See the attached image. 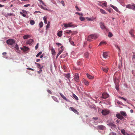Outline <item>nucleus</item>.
Here are the masks:
<instances>
[{"mask_svg": "<svg viewBox=\"0 0 135 135\" xmlns=\"http://www.w3.org/2000/svg\"><path fill=\"white\" fill-rule=\"evenodd\" d=\"M42 71V70L41 69H40V70L39 71H38L37 72L38 73L40 74L41 73Z\"/></svg>", "mask_w": 135, "mask_h": 135, "instance_id": "obj_60", "label": "nucleus"}, {"mask_svg": "<svg viewBox=\"0 0 135 135\" xmlns=\"http://www.w3.org/2000/svg\"><path fill=\"white\" fill-rule=\"evenodd\" d=\"M88 20L89 21H93L94 20V18H88Z\"/></svg>", "mask_w": 135, "mask_h": 135, "instance_id": "obj_41", "label": "nucleus"}, {"mask_svg": "<svg viewBox=\"0 0 135 135\" xmlns=\"http://www.w3.org/2000/svg\"><path fill=\"white\" fill-rule=\"evenodd\" d=\"M7 54V53L6 52H4L2 53V54L4 56H5Z\"/></svg>", "mask_w": 135, "mask_h": 135, "instance_id": "obj_64", "label": "nucleus"}, {"mask_svg": "<svg viewBox=\"0 0 135 135\" xmlns=\"http://www.w3.org/2000/svg\"><path fill=\"white\" fill-rule=\"evenodd\" d=\"M100 25L101 28L102 29H103L105 28V26L103 23L101 22L100 23Z\"/></svg>", "mask_w": 135, "mask_h": 135, "instance_id": "obj_16", "label": "nucleus"}, {"mask_svg": "<svg viewBox=\"0 0 135 135\" xmlns=\"http://www.w3.org/2000/svg\"><path fill=\"white\" fill-rule=\"evenodd\" d=\"M115 47L116 48L118 49L119 51L120 50V48H119V46H118V45H116V44H115Z\"/></svg>", "mask_w": 135, "mask_h": 135, "instance_id": "obj_51", "label": "nucleus"}, {"mask_svg": "<svg viewBox=\"0 0 135 135\" xmlns=\"http://www.w3.org/2000/svg\"><path fill=\"white\" fill-rule=\"evenodd\" d=\"M79 19L81 21H83L85 20V18L83 17L80 16L79 17Z\"/></svg>", "mask_w": 135, "mask_h": 135, "instance_id": "obj_33", "label": "nucleus"}, {"mask_svg": "<svg viewBox=\"0 0 135 135\" xmlns=\"http://www.w3.org/2000/svg\"><path fill=\"white\" fill-rule=\"evenodd\" d=\"M100 11L103 14H106L105 11L102 8H100Z\"/></svg>", "mask_w": 135, "mask_h": 135, "instance_id": "obj_21", "label": "nucleus"}, {"mask_svg": "<svg viewBox=\"0 0 135 135\" xmlns=\"http://www.w3.org/2000/svg\"><path fill=\"white\" fill-rule=\"evenodd\" d=\"M109 97V95L106 93H104L102 94V98L104 99H105L108 98Z\"/></svg>", "mask_w": 135, "mask_h": 135, "instance_id": "obj_7", "label": "nucleus"}, {"mask_svg": "<svg viewBox=\"0 0 135 135\" xmlns=\"http://www.w3.org/2000/svg\"><path fill=\"white\" fill-rule=\"evenodd\" d=\"M86 75L88 78L90 79H93L94 78V76H91L88 74H86Z\"/></svg>", "mask_w": 135, "mask_h": 135, "instance_id": "obj_19", "label": "nucleus"}, {"mask_svg": "<svg viewBox=\"0 0 135 135\" xmlns=\"http://www.w3.org/2000/svg\"><path fill=\"white\" fill-rule=\"evenodd\" d=\"M133 30H131L129 32V33L132 36H133Z\"/></svg>", "mask_w": 135, "mask_h": 135, "instance_id": "obj_30", "label": "nucleus"}, {"mask_svg": "<svg viewBox=\"0 0 135 135\" xmlns=\"http://www.w3.org/2000/svg\"><path fill=\"white\" fill-rule=\"evenodd\" d=\"M65 33H66L68 34H69V33H71L72 31L70 30H67L64 32Z\"/></svg>", "mask_w": 135, "mask_h": 135, "instance_id": "obj_31", "label": "nucleus"}, {"mask_svg": "<svg viewBox=\"0 0 135 135\" xmlns=\"http://www.w3.org/2000/svg\"><path fill=\"white\" fill-rule=\"evenodd\" d=\"M52 98L56 102H59L58 100L57 99V98L56 97L54 96H52Z\"/></svg>", "mask_w": 135, "mask_h": 135, "instance_id": "obj_28", "label": "nucleus"}, {"mask_svg": "<svg viewBox=\"0 0 135 135\" xmlns=\"http://www.w3.org/2000/svg\"><path fill=\"white\" fill-rule=\"evenodd\" d=\"M102 5L106 7L107 6V3L106 2H105L102 4Z\"/></svg>", "mask_w": 135, "mask_h": 135, "instance_id": "obj_50", "label": "nucleus"}, {"mask_svg": "<svg viewBox=\"0 0 135 135\" xmlns=\"http://www.w3.org/2000/svg\"><path fill=\"white\" fill-rule=\"evenodd\" d=\"M38 43H37V44L35 46L36 50H37L38 49Z\"/></svg>", "mask_w": 135, "mask_h": 135, "instance_id": "obj_52", "label": "nucleus"}, {"mask_svg": "<svg viewBox=\"0 0 135 135\" xmlns=\"http://www.w3.org/2000/svg\"><path fill=\"white\" fill-rule=\"evenodd\" d=\"M62 51H59V52L57 54L56 56V58H57L59 56L62 52Z\"/></svg>", "mask_w": 135, "mask_h": 135, "instance_id": "obj_38", "label": "nucleus"}, {"mask_svg": "<svg viewBox=\"0 0 135 135\" xmlns=\"http://www.w3.org/2000/svg\"><path fill=\"white\" fill-rule=\"evenodd\" d=\"M15 41L13 39H9L8 40L6 41L8 45H12L15 44Z\"/></svg>", "mask_w": 135, "mask_h": 135, "instance_id": "obj_2", "label": "nucleus"}, {"mask_svg": "<svg viewBox=\"0 0 135 135\" xmlns=\"http://www.w3.org/2000/svg\"><path fill=\"white\" fill-rule=\"evenodd\" d=\"M61 3L62 4L63 6H65V3L63 1H61Z\"/></svg>", "mask_w": 135, "mask_h": 135, "instance_id": "obj_53", "label": "nucleus"}, {"mask_svg": "<svg viewBox=\"0 0 135 135\" xmlns=\"http://www.w3.org/2000/svg\"><path fill=\"white\" fill-rule=\"evenodd\" d=\"M27 70H31L32 71H34V69H32V68H27Z\"/></svg>", "mask_w": 135, "mask_h": 135, "instance_id": "obj_59", "label": "nucleus"}, {"mask_svg": "<svg viewBox=\"0 0 135 135\" xmlns=\"http://www.w3.org/2000/svg\"><path fill=\"white\" fill-rule=\"evenodd\" d=\"M30 37V35H26L23 36V38L24 39H27Z\"/></svg>", "mask_w": 135, "mask_h": 135, "instance_id": "obj_17", "label": "nucleus"}, {"mask_svg": "<svg viewBox=\"0 0 135 135\" xmlns=\"http://www.w3.org/2000/svg\"><path fill=\"white\" fill-rule=\"evenodd\" d=\"M102 113L103 115H105L108 114L109 113V112L107 110H102Z\"/></svg>", "mask_w": 135, "mask_h": 135, "instance_id": "obj_6", "label": "nucleus"}, {"mask_svg": "<svg viewBox=\"0 0 135 135\" xmlns=\"http://www.w3.org/2000/svg\"><path fill=\"white\" fill-rule=\"evenodd\" d=\"M134 4H127L126 6V7L129 9H131L134 11Z\"/></svg>", "mask_w": 135, "mask_h": 135, "instance_id": "obj_5", "label": "nucleus"}, {"mask_svg": "<svg viewBox=\"0 0 135 135\" xmlns=\"http://www.w3.org/2000/svg\"><path fill=\"white\" fill-rule=\"evenodd\" d=\"M103 57L105 58H107L108 57V54L106 52H103Z\"/></svg>", "mask_w": 135, "mask_h": 135, "instance_id": "obj_14", "label": "nucleus"}, {"mask_svg": "<svg viewBox=\"0 0 135 135\" xmlns=\"http://www.w3.org/2000/svg\"><path fill=\"white\" fill-rule=\"evenodd\" d=\"M75 7L77 10L79 11H81V9H79L77 6H75Z\"/></svg>", "mask_w": 135, "mask_h": 135, "instance_id": "obj_49", "label": "nucleus"}, {"mask_svg": "<svg viewBox=\"0 0 135 135\" xmlns=\"http://www.w3.org/2000/svg\"><path fill=\"white\" fill-rule=\"evenodd\" d=\"M60 49H61V50H60V51H62V52L64 50V47L63 46H62L60 47Z\"/></svg>", "mask_w": 135, "mask_h": 135, "instance_id": "obj_58", "label": "nucleus"}, {"mask_svg": "<svg viewBox=\"0 0 135 135\" xmlns=\"http://www.w3.org/2000/svg\"><path fill=\"white\" fill-rule=\"evenodd\" d=\"M30 6V4H27L25 5L24 6V7H27Z\"/></svg>", "mask_w": 135, "mask_h": 135, "instance_id": "obj_55", "label": "nucleus"}, {"mask_svg": "<svg viewBox=\"0 0 135 135\" xmlns=\"http://www.w3.org/2000/svg\"><path fill=\"white\" fill-rule=\"evenodd\" d=\"M116 117H117L121 120H122L124 118L120 114H116Z\"/></svg>", "mask_w": 135, "mask_h": 135, "instance_id": "obj_10", "label": "nucleus"}, {"mask_svg": "<svg viewBox=\"0 0 135 135\" xmlns=\"http://www.w3.org/2000/svg\"><path fill=\"white\" fill-rule=\"evenodd\" d=\"M82 81L86 86H88L89 84V82L84 79H83Z\"/></svg>", "mask_w": 135, "mask_h": 135, "instance_id": "obj_12", "label": "nucleus"}, {"mask_svg": "<svg viewBox=\"0 0 135 135\" xmlns=\"http://www.w3.org/2000/svg\"><path fill=\"white\" fill-rule=\"evenodd\" d=\"M39 27L40 28H41L43 25V23L42 21H41L39 24Z\"/></svg>", "mask_w": 135, "mask_h": 135, "instance_id": "obj_29", "label": "nucleus"}, {"mask_svg": "<svg viewBox=\"0 0 135 135\" xmlns=\"http://www.w3.org/2000/svg\"><path fill=\"white\" fill-rule=\"evenodd\" d=\"M75 14H78V15H79V16H83V14L81 13H79V12H76L75 13Z\"/></svg>", "mask_w": 135, "mask_h": 135, "instance_id": "obj_42", "label": "nucleus"}, {"mask_svg": "<svg viewBox=\"0 0 135 135\" xmlns=\"http://www.w3.org/2000/svg\"><path fill=\"white\" fill-rule=\"evenodd\" d=\"M39 1L40 3L44 5H45L44 3L43 2L42 0H39Z\"/></svg>", "mask_w": 135, "mask_h": 135, "instance_id": "obj_56", "label": "nucleus"}, {"mask_svg": "<svg viewBox=\"0 0 135 135\" xmlns=\"http://www.w3.org/2000/svg\"><path fill=\"white\" fill-rule=\"evenodd\" d=\"M75 76L74 78L76 82H79V74L77 73H75Z\"/></svg>", "mask_w": 135, "mask_h": 135, "instance_id": "obj_3", "label": "nucleus"}, {"mask_svg": "<svg viewBox=\"0 0 135 135\" xmlns=\"http://www.w3.org/2000/svg\"><path fill=\"white\" fill-rule=\"evenodd\" d=\"M73 97L74 98H75V99H76V100H78V97L75 94H73Z\"/></svg>", "mask_w": 135, "mask_h": 135, "instance_id": "obj_43", "label": "nucleus"}, {"mask_svg": "<svg viewBox=\"0 0 135 135\" xmlns=\"http://www.w3.org/2000/svg\"><path fill=\"white\" fill-rule=\"evenodd\" d=\"M37 66L38 68L40 69H42L44 67L43 66H41L40 64L39 63L37 64Z\"/></svg>", "mask_w": 135, "mask_h": 135, "instance_id": "obj_24", "label": "nucleus"}, {"mask_svg": "<svg viewBox=\"0 0 135 135\" xmlns=\"http://www.w3.org/2000/svg\"><path fill=\"white\" fill-rule=\"evenodd\" d=\"M78 65H80L81 64V62L80 61H78L77 62Z\"/></svg>", "mask_w": 135, "mask_h": 135, "instance_id": "obj_63", "label": "nucleus"}, {"mask_svg": "<svg viewBox=\"0 0 135 135\" xmlns=\"http://www.w3.org/2000/svg\"><path fill=\"white\" fill-rule=\"evenodd\" d=\"M110 6L112 8H113L117 12L120 13V12L119 11L118 8L115 6H114L111 4H110Z\"/></svg>", "mask_w": 135, "mask_h": 135, "instance_id": "obj_9", "label": "nucleus"}, {"mask_svg": "<svg viewBox=\"0 0 135 135\" xmlns=\"http://www.w3.org/2000/svg\"><path fill=\"white\" fill-rule=\"evenodd\" d=\"M108 125L109 126H111L112 127H114L115 126L113 122H110L108 124Z\"/></svg>", "mask_w": 135, "mask_h": 135, "instance_id": "obj_27", "label": "nucleus"}, {"mask_svg": "<svg viewBox=\"0 0 135 135\" xmlns=\"http://www.w3.org/2000/svg\"><path fill=\"white\" fill-rule=\"evenodd\" d=\"M17 50H18L19 49L18 45L16 44L14 47Z\"/></svg>", "mask_w": 135, "mask_h": 135, "instance_id": "obj_48", "label": "nucleus"}, {"mask_svg": "<svg viewBox=\"0 0 135 135\" xmlns=\"http://www.w3.org/2000/svg\"><path fill=\"white\" fill-rule=\"evenodd\" d=\"M30 23L31 25H33L35 23V22L34 20H31L30 21Z\"/></svg>", "mask_w": 135, "mask_h": 135, "instance_id": "obj_36", "label": "nucleus"}, {"mask_svg": "<svg viewBox=\"0 0 135 135\" xmlns=\"http://www.w3.org/2000/svg\"><path fill=\"white\" fill-rule=\"evenodd\" d=\"M47 92L49 93H50V94H52V93L51 92V91L50 90H47Z\"/></svg>", "mask_w": 135, "mask_h": 135, "instance_id": "obj_54", "label": "nucleus"}, {"mask_svg": "<svg viewBox=\"0 0 135 135\" xmlns=\"http://www.w3.org/2000/svg\"><path fill=\"white\" fill-rule=\"evenodd\" d=\"M97 129L103 130L104 129V127H97Z\"/></svg>", "mask_w": 135, "mask_h": 135, "instance_id": "obj_57", "label": "nucleus"}, {"mask_svg": "<svg viewBox=\"0 0 135 135\" xmlns=\"http://www.w3.org/2000/svg\"><path fill=\"white\" fill-rule=\"evenodd\" d=\"M20 13L23 17H26V15L23 14L22 12H20Z\"/></svg>", "mask_w": 135, "mask_h": 135, "instance_id": "obj_47", "label": "nucleus"}, {"mask_svg": "<svg viewBox=\"0 0 135 135\" xmlns=\"http://www.w3.org/2000/svg\"><path fill=\"white\" fill-rule=\"evenodd\" d=\"M42 53V52H40L39 53H38V54H37V55H36V57H38V56L40 55Z\"/></svg>", "mask_w": 135, "mask_h": 135, "instance_id": "obj_46", "label": "nucleus"}, {"mask_svg": "<svg viewBox=\"0 0 135 135\" xmlns=\"http://www.w3.org/2000/svg\"><path fill=\"white\" fill-rule=\"evenodd\" d=\"M70 109H71V110L73 111L74 113L76 114H78V111L75 109L73 107H70Z\"/></svg>", "mask_w": 135, "mask_h": 135, "instance_id": "obj_13", "label": "nucleus"}, {"mask_svg": "<svg viewBox=\"0 0 135 135\" xmlns=\"http://www.w3.org/2000/svg\"><path fill=\"white\" fill-rule=\"evenodd\" d=\"M93 119H94L97 120L98 119V118L97 117H93Z\"/></svg>", "mask_w": 135, "mask_h": 135, "instance_id": "obj_62", "label": "nucleus"}, {"mask_svg": "<svg viewBox=\"0 0 135 135\" xmlns=\"http://www.w3.org/2000/svg\"><path fill=\"white\" fill-rule=\"evenodd\" d=\"M70 43L73 45L74 46V44L73 41H72L70 42Z\"/></svg>", "mask_w": 135, "mask_h": 135, "instance_id": "obj_61", "label": "nucleus"}, {"mask_svg": "<svg viewBox=\"0 0 135 135\" xmlns=\"http://www.w3.org/2000/svg\"><path fill=\"white\" fill-rule=\"evenodd\" d=\"M72 23H70L68 24L65 23L64 24V27L65 28H67L68 27H73V25L71 24Z\"/></svg>", "mask_w": 135, "mask_h": 135, "instance_id": "obj_8", "label": "nucleus"}, {"mask_svg": "<svg viewBox=\"0 0 135 135\" xmlns=\"http://www.w3.org/2000/svg\"><path fill=\"white\" fill-rule=\"evenodd\" d=\"M108 36L109 37H111L113 36V35L112 33L109 32L108 33Z\"/></svg>", "mask_w": 135, "mask_h": 135, "instance_id": "obj_45", "label": "nucleus"}, {"mask_svg": "<svg viewBox=\"0 0 135 135\" xmlns=\"http://www.w3.org/2000/svg\"><path fill=\"white\" fill-rule=\"evenodd\" d=\"M121 133L124 135H130L128 133H126L125 132V131L124 129H122L121 131Z\"/></svg>", "mask_w": 135, "mask_h": 135, "instance_id": "obj_20", "label": "nucleus"}, {"mask_svg": "<svg viewBox=\"0 0 135 135\" xmlns=\"http://www.w3.org/2000/svg\"><path fill=\"white\" fill-rule=\"evenodd\" d=\"M33 41L32 39H30L28 40L26 42V43L29 44H31Z\"/></svg>", "mask_w": 135, "mask_h": 135, "instance_id": "obj_18", "label": "nucleus"}, {"mask_svg": "<svg viewBox=\"0 0 135 135\" xmlns=\"http://www.w3.org/2000/svg\"><path fill=\"white\" fill-rule=\"evenodd\" d=\"M62 31H60L57 33V35L59 37H61L62 36Z\"/></svg>", "mask_w": 135, "mask_h": 135, "instance_id": "obj_23", "label": "nucleus"}, {"mask_svg": "<svg viewBox=\"0 0 135 135\" xmlns=\"http://www.w3.org/2000/svg\"><path fill=\"white\" fill-rule=\"evenodd\" d=\"M101 69L103 70L104 72L107 73L108 71V69L107 68H104L103 67H102Z\"/></svg>", "mask_w": 135, "mask_h": 135, "instance_id": "obj_25", "label": "nucleus"}, {"mask_svg": "<svg viewBox=\"0 0 135 135\" xmlns=\"http://www.w3.org/2000/svg\"><path fill=\"white\" fill-rule=\"evenodd\" d=\"M114 81L115 84L116 85V86L115 87V88L117 90H118L119 89V88H118V86L117 85V81H118V79H117L115 78L114 79Z\"/></svg>", "mask_w": 135, "mask_h": 135, "instance_id": "obj_4", "label": "nucleus"}, {"mask_svg": "<svg viewBox=\"0 0 135 135\" xmlns=\"http://www.w3.org/2000/svg\"><path fill=\"white\" fill-rule=\"evenodd\" d=\"M7 16H14L15 15L13 13H8L7 14Z\"/></svg>", "mask_w": 135, "mask_h": 135, "instance_id": "obj_39", "label": "nucleus"}, {"mask_svg": "<svg viewBox=\"0 0 135 135\" xmlns=\"http://www.w3.org/2000/svg\"><path fill=\"white\" fill-rule=\"evenodd\" d=\"M65 77L67 78L69 80V78H70V75L69 73L66 74L65 76Z\"/></svg>", "mask_w": 135, "mask_h": 135, "instance_id": "obj_32", "label": "nucleus"}, {"mask_svg": "<svg viewBox=\"0 0 135 135\" xmlns=\"http://www.w3.org/2000/svg\"><path fill=\"white\" fill-rule=\"evenodd\" d=\"M97 38V35H91L88 36L87 40L89 41H91V39H95Z\"/></svg>", "mask_w": 135, "mask_h": 135, "instance_id": "obj_1", "label": "nucleus"}, {"mask_svg": "<svg viewBox=\"0 0 135 135\" xmlns=\"http://www.w3.org/2000/svg\"><path fill=\"white\" fill-rule=\"evenodd\" d=\"M60 94L61 97L65 100L67 102H69V100L67 99L66 97L61 93H60Z\"/></svg>", "mask_w": 135, "mask_h": 135, "instance_id": "obj_11", "label": "nucleus"}, {"mask_svg": "<svg viewBox=\"0 0 135 135\" xmlns=\"http://www.w3.org/2000/svg\"><path fill=\"white\" fill-rule=\"evenodd\" d=\"M89 54L88 52H86L84 56L85 57L88 58V56Z\"/></svg>", "mask_w": 135, "mask_h": 135, "instance_id": "obj_40", "label": "nucleus"}, {"mask_svg": "<svg viewBox=\"0 0 135 135\" xmlns=\"http://www.w3.org/2000/svg\"><path fill=\"white\" fill-rule=\"evenodd\" d=\"M47 16H45L43 18L44 20V23L45 24H46L47 23Z\"/></svg>", "mask_w": 135, "mask_h": 135, "instance_id": "obj_26", "label": "nucleus"}, {"mask_svg": "<svg viewBox=\"0 0 135 135\" xmlns=\"http://www.w3.org/2000/svg\"><path fill=\"white\" fill-rule=\"evenodd\" d=\"M120 113L122 116L123 115L124 117H126L127 116V114L125 112L121 111L120 112Z\"/></svg>", "mask_w": 135, "mask_h": 135, "instance_id": "obj_15", "label": "nucleus"}, {"mask_svg": "<svg viewBox=\"0 0 135 135\" xmlns=\"http://www.w3.org/2000/svg\"><path fill=\"white\" fill-rule=\"evenodd\" d=\"M50 22H49V21L48 22L47 24V25L46 26V28H48L50 26Z\"/></svg>", "mask_w": 135, "mask_h": 135, "instance_id": "obj_37", "label": "nucleus"}, {"mask_svg": "<svg viewBox=\"0 0 135 135\" xmlns=\"http://www.w3.org/2000/svg\"><path fill=\"white\" fill-rule=\"evenodd\" d=\"M52 54L53 55H55V51L53 48H52L51 49Z\"/></svg>", "mask_w": 135, "mask_h": 135, "instance_id": "obj_22", "label": "nucleus"}, {"mask_svg": "<svg viewBox=\"0 0 135 135\" xmlns=\"http://www.w3.org/2000/svg\"><path fill=\"white\" fill-rule=\"evenodd\" d=\"M23 49V50L24 51H26L28 50V49L27 47L24 46Z\"/></svg>", "mask_w": 135, "mask_h": 135, "instance_id": "obj_34", "label": "nucleus"}, {"mask_svg": "<svg viewBox=\"0 0 135 135\" xmlns=\"http://www.w3.org/2000/svg\"><path fill=\"white\" fill-rule=\"evenodd\" d=\"M119 97V98H120L121 99H123L126 101H127V100L126 99H125V98H123V97Z\"/></svg>", "mask_w": 135, "mask_h": 135, "instance_id": "obj_44", "label": "nucleus"}, {"mask_svg": "<svg viewBox=\"0 0 135 135\" xmlns=\"http://www.w3.org/2000/svg\"><path fill=\"white\" fill-rule=\"evenodd\" d=\"M106 42L104 41H102L100 42L99 45H101L103 44H106Z\"/></svg>", "mask_w": 135, "mask_h": 135, "instance_id": "obj_35", "label": "nucleus"}]
</instances>
